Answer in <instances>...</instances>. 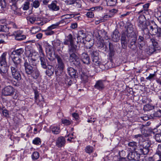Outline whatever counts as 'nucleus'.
<instances>
[{"label": "nucleus", "mask_w": 161, "mask_h": 161, "mask_svg": "<svg viewBox=\"0 0 161 161\" xmlns=\"http://www.w3.org/2000/svg\"><path fill=\"white\" fill-rule=\"evenodd\" d=\"M92 11L95 10L96 11H99L100 10H102L103 8L101 6H97L92 8Z\"/></svg>", "instance_id": "63"}, {"label": "nucleus", "mask_w": 161, "mask_h": 161, "mask_svg": "<svg viewBox=\"0 0 161 161\" xmlns=\"http://www.w3.org/2000/svg\"><path fill=\"white\" fill-rule=\"evenodd\" d=\"M137 42L139 49H142L145 45L144 37L141 36H139L137 39Z\"/></svg>", "instance_id": "21"}, {"label": "nucleus", "mask_w": 161, "mask_h": 161, "mask_svg": "<svg viewBox=\"0 0 161 161\" xmlns=\"http://www.w3.org/2000/svg\"><path fill=\"white\" fill-rule=\"evenodd\" d=\"M74 16L73 14H67L62 16V17L63 19H67L73 18Z\"/></svg>", "instance_id": "47"}, {"label": "nucleus", "mask_w": 161, "mask_h": 161, "mask_svg": "<svg viewBox=\"0 0 161 161\" xmlns=\"http://www.w3.org/2000/svg\"><path fill=\"white\" fill-rule=\"evenodd\" d=\"M128 41H130V43L128 45V47L131 49H134L136 47L135 44L136 41V36L133 37H130L128 38Z\"/></svg>", "instance_id": "16"}, {"label": "nucleus", "mask_w": 161, "mask_h": 161, "mask_svg": "<svg viewBox=\"0 0 161 161\" xmlns=\"http://www.w3.org/2000/svg\"><path fill=\"white\" fill-rule=\"evenodd\" d=\"M71 63H72L73 64L76 66H79L80 64V59L78 56L75 58L73 61H72Z\"/></svg>", "instance_id": "39"}, {"label": "nucleus", "mask_w": 161, "mask_h": 161, "mask_svg": "<svg viewBox=\"0 0 161 161\" xmlns=\"http://www.w3.org/2000/svg\"><path fill=\"white\" fill-rule=\"evenodd\" d=\"M37 47L38 49L39 52L40 54V56H44V54L41 45L40 44H38Z\"/></svg>", "instance_id": "48"}, {"label": "nucleus", "mask_w": 161, "mask_h": 161, "mask_svg": "<svg viewBox=\"0 0 161 161\" xmlns=\"http://www.w3.org/2000/svg\"><path fill=\"white\" fill-rule=\"evenodd\" d=\"M68 72L69 75L72 77L75 78L76 75V70L72 67H69L68 68Z\"/></svg>", "instance_id": "26"}, {"label": "nucleus", "mask_w": 161, "mask_h": 161, "mask_svg": "<svg viewBox=\"0 0 161 161\" xmlns=\"http://www.w3.org/2000/svg\"><path fill=\"white\" fill-rule=\"evenodd\" d=\"M55 57L57 59L58 62V64L57 65V69H56L55 71V74L59 75V73L61 74L64 69V64L62 58L59 56L57 55L55 56Z\"/></svg>", "instance_id": "6"}, {"label": "nucleus", "mask_w": 161, "mask_h": 161, "mask_svg": "<svg viewBox=\"0 0 161 161\" xmlns=\"http://www.w3.org/2000/svg\"><path fill=\"white\" fill-rule=\"evenodd\" d=\"M39 157V154L37 152H34L31 155V158L33 160L37 159Z\"/></svg>", "instance_id": "38"}, {"label": "nucleus", "mask_w": 161, "mask_h": 161, "mask_svg": "<svg viewBox=\"0 0 161 161\" xmlns=\"http://www.w3.org/2000/svg\"><path fill=\"white\" fill-rule=\"evenodd\" d=\"M65 2L67 5H71L74 3L75 0H66Z\"/></svg>", "instance_id": "61"}, {"label": "nucleus", "mask_w": 161, "mask_h": 161, "mask_svg": "<svg viewBox=\"0 0 161 161\" xmlns=\"http://www.w3.org/2000/svg\"><path fill=\"white\" fill-rule=\"evenodd\" d=\"M81 59L84 64H89L90 62V58L88 54L86 53H83L81 54Z\"/></svg>", "instance_id": "13"}, {"label": "nucleus", "mask_w": 161, "mask_h": 161, "mask_svg": "<svg viewBox=\"0 0 161 161\" xmlns=\"http://www.w3.org/2000/svg\"><path fill=\"white\" fill-rule=\"evenodd\" d=\"M90 54L92 58L98 57V52L97 51L93 50L91 51L90 52Z\"/></svg>", "instance_id": "42"}, {"label": "nucleus", "mask_w": 161, "mask_h": 161, "mask_svg": "<svg viewBox=\"0 0 161 161\" xmlns=\"http://www.w3.org/2000/svg\"><path fill=\"white\" fill-rule=\"evenodd\" d=\"M86 37V35L83 31H80L78 32L77 38V42H83L84 39Z\"/></svg>", "instance_id": "15"}, {"label": "nucleus", "mask_w": 161, "mask_h": 161, "mask_svg": "<svg viewBox=\"0 0 161 161\" xmlns=\"http://www.w3.org/2000/svg\"><path fill=\"white\" fill-rule=\"evenodd\" d=\"M147 29L148 32L152 35H156L158 37H159L161 35V28L158 27L154 22L148 25Z\"/></svg>", "instance_id": "3"}, {"label": "nucleus", "mask_w": 161, "mask_h": 161, "mask_svg": "<svg viewBox=\"0 0 161 161\" xmlns=\"http://www.w3.org/2000/svg\"><path fill=\"white\" fill-rule=\"evenodd\" d=\"M54 33V31H51V30H47L45 33L47 35H51L53 34Z\"/></svg>", "instance_id": "64"}, {"label": "nucleus", "mask_w": 161, "mask_h": 161, "mask_svg": "<svg viewBox=\"0 0 161 161\" xmlns=\"http://www.w3.org/2000/svg\"><path fill=\"white\" fill-rule=\"evenodd\" d=\"M16 0H11V1L12 2V4L11 5H10L11 6V9H12L14 11L16 10L17 8L16 4Z\"/></svg>", "instance_id": "43"}, {"label": "nucleus", "mask_w": 161, "mask_h": 161, "mask_svg": "<svg viewBox=\"0 0 161 161\" xmlns=\"http://www.w3.org/2000/svg\"><path fill=\"white\" fill-rule=\"evenodd\" d=\"M35 98L36 103L38 104H39L40 102L43 101V99L42 96H39L36 92H35Z\"/></svg>", "instance_id": "29"}, {"label": "nucleus", "mask_w": 161, "mask_h": 161, "mask_svg": "<svg viewBox=\"0 0 161 161\" xmlns=\"http://www.w3.org/2000/svg\"><path fill=\"white\" fill-rule=\"evenodd\" d=\"M68 51L70 55L69 60L70 62H71L72 61H74L78 56L75 53H74V52H70L69 51Z\"/></svg>", "instance_id": "30"}, {"label": "nucleus", "mask_w": 161, "mask_h": 161, "mask_svg": "<svg viewBox=\"0 0 161 161\" xmlns=\"http://www.w3.org/2000/svg\"><path fill=\"white\" fill-rule=\"evenodd\" d=\"M156 153L159 156V158H161V144L158 145Z\"/></svg>", "instance_id": "51"}, {"label": "nucleus", "mask_w": 161, "mask_h": 161, "mask_svg": "<svg viewBox=\"0 0 161 161\" xmlns=\"http://www.w3.org/2000/svg\"><path fill=\"white\" fill-rule=\"evenodd\" d=\"M24 52V50L23 48H20L18 49L15 50L14 51L12 52V54L16 55H18V56H20Z\"/></svg>", "instance_id": "28"}, {"label": "nucleus", "mask_w": 161, "mask_h": 161, "mask_svg": "<svg viewBox=\"0 0 161 161\" xmlns=\"http://www.w3.org/2000/svg\"><path fill=\"white\" fill-rule=\"evenodd\" d=\"M75 36H73L71 34H69L66 36L63 42V44L68 45V51L69 52H75L78 49L77 46L74 44V40Z\"/></svg>", "instance_id": "2"}, {"label": "nucleus", "mask_w": 161, "mask_h": 161, "mask_svg": "<svg viewBox=\"0 0 161 161\" xmlns=\"http://www.w3.org/2000/svg\"><path fill=\"white\" fill-rule=\"evenodd\" d=\"M156 74L154 73L153 74H150L146 78V79L147 80H151L153 79L155 76Z\"/></svg>", "instance_id": "58"}, {"label": "nucleus", "mask_w": 161, "mask_h": 161, "mask_svg": "<svg viewBox=\"0 0 161 161\" xmlns=\"http://www.w3.org/2000/svg\"><path fill=\"white\" fill-rule=\"evenodd\" d=\"M128 145L131 149L135 150L137 147V143L135 142H130L128 143Z\"/></svg>", "instance_id": "31"}, {"label": "nucleus", "mask_w": 161, "mask_h": 161, "mask_svg": "<svg viewBox=\"0 0 161 161\" xmlns=\"http://www.w3.org/2000/svg\"><path fill=\"white\" fill-rule=\"evenodd\" d=\"M92 61L94 64L95 65L100 64L101 62L100 59L99 58V57L92 58Z\"/></svg>", "instance_id": "37"}, {"label": "nucleus", "mask_w": 161, "mask_h": 161, "mask_svg": "<svg viewBox=\"0 0 161 161\" xmlns=\"http://www.w3.org/2000/svg\"><path fill=\"white\" fill-rule=\"evenodd\" d=\"M25 53L27 57V61L28 62L31 64L35 63V62L37 60V56L38 55L37 52L33 50H31L27 48L25 49Z\"/></svg>", "instance_id": "4"}, {"label": "nucleus", "mask_w": 161, "mask_h": 161, "mask_svg": "<svg viewBox=\"0 0 161 161\" xmlns=\"http://www.w3.org/2000/svg\"><path fill=\"white\" fill-rule=\"evenodd\" d=\"M14 92V89L12 86H7L3 88L2 90L1 93L4 96H11Z\"/></svg>", "instance_id": "8"}, {"label": "nucleus", "mask_w": 161, "mask_h": 161, "mask_svg": "<svg viewBox=\"0 0 161 161\" xmlns=\"http://www.w3.org/2000/svg\"><path fill=\"white\" fill-rule=\"evenodd\" d=\"M45 47L46 49L48 50L49 51H50L51 50V46L47 42H46L45 43Z\"/></svg>", "instance_id": "62"}, {"label": "nucleus", "mask_w": 161, "mask_h": 161, "mask_svg": "<svg viewBox=\"0 0 161 161\" xmlns=\"http://www.w3.org/2000/svg\"><path fill=\"white\" fill-rule=\"evenodd\" d=\"M30 2L29 1H26L24 2L22 6L23 10H27L29 9L30 6Z\"/></svg>", "instance_id": "32"}, {"label": "nucleus", "mask_w": 161, "mask_h": 161, "mask_svg": "<svg viewBox=\"0 0 161 161\" xmlns=\"http://www.w3.org/2000/svg\"><path fill=\"white\" fill-rule=\"evenodd\" d=\"M153 107L150 104H147L144 106L143 109L145 111H148L152 110Z\"/></svg>", "instance_id": "45"}, {"label": "nucleus", "mask_w": 161, "mask_h": 161, "mask_svg": "<svg viewBox=\"0 0 161 161\" xmlns=\"http://www.w3.org/2000/svg\"><path fill=\"white\" fill-rule=\"evenodd\" d=\"M21 66L15 65H11L10 69L13 77L15 80H21V77L19 72Z\"/></svg>", "instance_id": "5"}, {"label": "nucleus", "mask_w": 161, "mask_h": 161, "mask_svg": "<svg viewBox=\"0 0 161 161\" xmlns=\"http://www.w3.org/2000/svg\"><path fill=\"white\" fill-rule=\"evenodd\" d=\"M95 71L97 72H99L101 71V69H103L104 68V65L102 64L101 63L99 65H95L94 67Z\"/></svg>", "instance_id": "34"}, {"label": "nucleus", "mask_w": 161, "mask_h": 161, "mask_svg": "<svg viewBox=\"0 0 161 161\" xmlns=\"http://www.w3.org/2000/svg\"><path fill=\"white\" fill-rule=\"evenodd\" d=\"M53 47L55 48H59V46H60L62 43L60 42V41L59 40H57L56 41H54L52 43Z\"/></svg>", "instance_id": "41"}, {"label": "nucleus", "mask_w": 161, "mask_h": 161, "mask_svg": "<svg viewBox=\"0 0 161 161\" xmlns=\"http://www.w3.org/2000/svg\"><path fill=\"white\" fill-rule=\"evenodd\" d=\"M57 3L56 1L52 2L51 3L48 5L49 8L53 11H57L59 10L60 8L57 5Z\"/></svg>", "instance_id": "18"}, {"label": "nucleus", "mask_w": 161, "mask_h": 161, "mask_svg": "<svg viewBox=\"0 0 161 161\" xmlns=\"http://www.w3.org/2000/svg\"><path fill=\"white\" fill-rule=\"evenodd\" d=\"M0 74L4 78H7L8 74L7 65H0Z\"/></svg>", "instance_id": "10"}, {"label": "nucleus", "mask_w": 161, "mask_h": 161, "mask_svg": "<svg viewBox=\"0 0 161 161\" xmlns=\"http://www.w3.org/2000/svg\"><path fill=\"white\" fill-rule=\"evenodd\" d=\"M126 31L127 38L136 36V29L131 25H128L126 29Z\"/></svg>", "instance_id": "9"}, {"label": "nucleus", "mask_w": 161, "mask_h": 161, "mask_svg": "<svg viewBox=\"0 0 161 161\" xmlns=\"http://www.w3.org/2000/svg\"><path fill=\"white\" fill-rule=\"evenodd\" d=\"M59 24V23L57 22L55 24H53L51 26L48 27L47 28V30H50L55 29L58 26Z\"/></svg>", "instance_id": "46"}, {"label": "nucleus", "mask_w": 161, "mask_h": 161, "mask_svg": "<svg viewBox=\"0 0 161 161\" xmlns=\"http://www.w3.org/2000/svg\"><path fill=\"white\" fill-rule=\"evenodd\" d=\"M27 19L28 21H29L31 23L33 24L36 20V18L33 16H29L27 17Z\"/></svg>", "instance_id": "52"}, {"label": "nucleus", "mask_w": 161, "mask_h": 161, "mask_svg": "<svg viewBox=\"0 0 161 161\" xmlns=\"http://www.w3.org/2000/svg\"><path fill=\"white\" fill-rule=\"evenodd\" d=\"M40 4L38 0H35L33 2L32 6L35 8H37L39 7Z\"/></svg>", "instance_id": "54"}, {"label": "nucleus", "mask_w": 161, "mask_h": 161, "mask_svg": "<svg viewBox=\"0 0 161 161\" xmlns=\"http://www.w3.org/2000/svg\"><path fill=\"white\" fill-rule=\"evenodd\" d=\"M32 143L36 145H40L41 143V140L39 137H36L33 140Z\"/></svg>", "instance_id": "40"}, {"label": "nucleus", "mask_w": 161, "mask_h": 161, "mask_svg": "<svg viewBox=\"0 0 161 161\" xmlns=\"http://www.w3.org/2000/svg\"><path fill=\"white\" fill-rule=\"evenodd\" d=\"M146 144H147L146 142L144 143L142 148L141 147L140 148L139 150L141 154L146 155L148 153L149 150L148 147L149 146V144H148L147 145H146Z\"/></svg>", "instance_id": "14"}, {"label": "nucleus", "mask_w": 161, "mask_h": 161, "mask_svg": "<svg viewBox=\"0 0 161 161\" xmlns=\"http://www.w3.org/2000/svg\"><path fill=\"white\" fill-rule=\"evenodd\" d=\"M39 31L38 28L34 27L31 30V32L32 34H35Z\"/></svg>", "instance_id": "60"}, {"label": "nucleus", "mask_w": 161, "mask_h": 161, "mask_svg": "<svg viewBox=\"0 0 161 161\" xmlns=\"http://www.w3.org/2000/svg\"><path fill=\"white\" fill-rule=\"evenodd\" d=\"M2 112L3 115L5 117H7L8 116V111L7 110L5 109H3L2 111Z\"/></svg>", "instance_id": "57"}, {"label": "nucleus", "mask_w": 161, "mask_h": 161, "mask_svg": "<svg viewBox=\"0 0 161 161\" xmlns=\"http://www.w3.org/2000/svg\"><path fill=\"white\" fill-rule=\"evenodd\" d=\"M3 32H8L9 31V28L7 25H3Z\"/></svg>", "instance_id": "59"}, {"label": "nucleus", "mask_w": 161, "mask_h": 161, "mask_svg": "<svg viewBox=\"0 0 161 161\" xmlns=\"http://www.w3.org/2000/svg\"><path fill=\"white\" fill-rule=\"evenodd\" d=\"M7 53L4 52L0 57V65H7L6 59Z\"/></svg>", "instance_id": "20"}, {"label": "nucleus", "mask_w": 161, "mask_h": 161, "mask_svg": "<svg viewBox=\"0 0 161 161\" xmlns=\"http://www.w3.org/2000/svg\"><path fill=\"white\" fill-rule=\"evenodd\" d=\"M104 82L102 80L97 81L94 85L95 88L100 91L103 90L105 86Z\"/></svg>", "instance_id": "17"}, {"label": "nucleus", "mask_w": 161, "mask_h": 161, "mask_svg": "<svg viewBox=\"0 0 161 161\" xmlns=\"http://www.w3.org/2000/svg\"><path fill=\"white\" fill-rule=\"evenodd\" d=\"M39 58L42 67L44 69H46L47 68V66L46 64V59L45 58V56H40Z\"/></svg>", "instance_id": "27"}, {"label": "nucleus", "mask_w": 161, "mask_h": 161, "mask_svg": "<svg viewBox=\"0 0 161 161\" xmlns=\"http://www.w3.org/2000/svg\"><path fill=\"white\" fill-rule=\"evenodd\" d=\"M150 41L152 43L153 47L155 48L158 47V43L156 42V40L154 39H151Z\"/></svg>", "instance_id": "50"}, {"label": "nucleus", "mask_w": 161, "mask_h": 161, "mask_svg": "<svg viewBox=\"0 0 161 161\" xmlns=\"http://www.w3.org/2000/svg\"><path fill=\"white\" fill-rule=\"evenodd\" d=\"M24 66L27 74L31 75L34 79H36L39 77L40 73L36 63L31 64L26 60L24 63Z\"/></svg>", "instance_id": "1"}, {"label": "nucleus", "mask_w": 161, "mask_h": 161, "mask_svg": "<svg viewBox=\"0 0 161 161\" xmlns=\"http://www.w3.org/2000/svg\"><path fill=\"white\" fill-rule=\"evenodd\" d=\"M155 139L157 142H161V134H156L155 135Z\"/></svg>", "instance_id": "55"}, {"label": "nucleus", "mask_w": 161, "mask_h": 161, "mask_svg": "<svg viewBox=\"0 0 161 161\" xmlns=\"http://www.w3.org/2000/svg\"><path fill=\"white\" fill-rule=\"evenodd\" d=\"M81 80L84 82H86L88 81V76L85 73L82 72L81 74Z\"/></svg>", "instance_id": "33"}, {"label": "nucleus", "mask_w": 161, "mask_h": 161, "mask_svg": "<svg viewBox=\"0 0 161 161\" xmlns=\"http://www.w3.org/2000/svg\"><path fill=\"white\" fill-rule=\"evenodd\" d=\"M13 34L15 36V39L18 41H21L26 38V36L23 34L22 31H19L14 32Z\"/></svg>", "instance_id": "11"}, {"label": "nucleus", "mask_w": 161, "mask_h": 161, "mask_svg": "<svg viewBox=\"0 0 161 161\" xmlns=\"http://www.w3.org/2000/svg\"><path fill=\"white\" fill-rule=\"evenodd\" d=\"M153 116L156 117H161V110H159L155 112L153 114Z\"/></svg>", "instance_id": "53"}, {"label": "nucleus", "mask_w": 161, "mask_h": 161, "mask_svg": "<svg viewBox=\"0 0 161 161\" xmlns=\"http://www.w3.org/2000/svg\"><path fill=\"white\" fill-rule=\"evenodd\" d=\"M66 142L65 138L63 136L58 137L56 141V145L58 147H61L64 146Z\"/></svg>", "instance_id": "12"}, {"label": "nucleus", "mask_w": 161, "mask_h": 161, "mask_svg": "<svg viewBox=\"0 0 161 161\" xmlns=\"http://www.w3.org/2000/svg\"><path fill=\"white\" fill-rule=\"evenodd\" d=\"M137 153L135 152H130L128 155V158L130 160H136L138 158L136 157Z\"/></svg>", "instance_id": "23"}, {"label": "nucleus", "mask_w": 161, "mask_h": 161, "mask_svg": "<svg viewBox=\"0 0 161 161\" xmlns=\"http://www.w3.org/2000/svg\"><path fill=\"white\" fill-rule=\"evenodd\" d=\"M12 60L13 64L11 65H15L17 66H21L20 63L21 62V59L19 56H14L12 57Z\"/></svg>", "instance_id": "19"}, {"label": "nucleus", "mask_w": 161, "mask_h": 161, "mask_svg": "<svg viewBox=\"0 0 161 161\" xmlns=\"http://www.w3.org/2000/svg\"><path fill=\"white\" fill-rule=\"evenodd\" d=\"M127 36V34L125 33H123L122 34L121 41V43L122 46H123V45L124 46L126 45L128 42V39H127L126 37Z\"/></svg>", "instance_id": "22"}, {"label": "nucleus", "mask_w": 161, "mask_h": 161, "mask_svg": "<svg viewBox=\"0 0 161 161\" xmlns=\"http://www.w3.org/2000/svg\"><path fill=\"white\" fill-rule=\"evenodd\" d=\"M86 15L88 17L90 18H92L94 16V14L92 11L87 12Z\"/></svg>", "instance_id": "56"}, {"label": "nucleus", "mask_w": 161, "mask_h": 161, "mask_svg": "<svg viewBox=\"0 0 161 161\" xmlns=\"http://www.w3.org/2000/svg\"><path fill=\"white\" fill-rule=\"evenodd\" d=\"M6 7V3L4 0H0V11L3 10Z\"/></svg>", "instance_id": "44"}, {"label": "nucleus", "mask_w": 161, "mask_h": 161, "mask_svg": "<svg viewBox=\"0 0 161 161\" xmlns=\"http://www.w3.org/2000/svg\"><path fill=\"white\" fill-rule=\"evenodd\" d=\"M93 151V148L92 147L90 146H87L85 148V151L86 153H92Z\"/></svg>", "instance_id": "49"}, {"label": "nucleus", "mask_w": 161, "mask_h": 161, "mask_svg": "<svg viewBox=\"0 0 161 161\" xmlns=\"http://www.w3.org/2000/svg\"><path fill=\"white\" fill-rule=\"evenodd\" d=\"M138 26L142 30L144 31L145 30L147 29L148 22L146 21L145 17L144 15L140 16L138 19Z\"/></svg>", "instance_id": "7"}, {"label": "nucleus", "mask_w": 161, "mask_h": 161, "mask_svg": "<svg viewBox=\"0 0 161 161\" xmlns=\"http://www.w3.org/2000/svg\"><path fill=\"white\" fill-rule=\"evenodd\" d=\"M112 39L115 42H117L119 40V34L117 31H114L112 35Z\"/></svg>", "instance_id": "24"}, {"label": "nucleus", "mask_w": 161, "mask_h": 161, "mask_svg": "<svg viewBox=\"0 0 161 161\" xmlns=\"http://www.w3.org/2000/svg\"><path fill=\"white\" fill-rule=\"evenodd\" d=\"M50 129L54 134H58L60 131V127L58 126H51Z\"/></svg>", "instance_id": "25"}, {"label": "nucleus", "mask_w": 161, "mask_h": 161, "mask_svg": "<svg viewBox=\"0 0 161 161\" xmlns=\"http://www.w3.org/2000/svg\"><path fill=\"white\" fill-rule=\"evenodd\" d=\"M71 119H62V123L66 125H68L71 124L72 122Z\"/></svg>", "instance_id": "36"}, {"label": "nucleus", "mask_w": 161, "mask_h": 161, "mask_svg": "<svg viewBox=\"0 0 161 161\" xmlns=\"http://www.w3.org/2000/svg\"><path fill=\"white\" fill-rule=\"evenodd\" d=\"M107 5L109 6H113L115 5L117 0H105Z\"/></svg>", "instance_id": "35"}]
</instances>
